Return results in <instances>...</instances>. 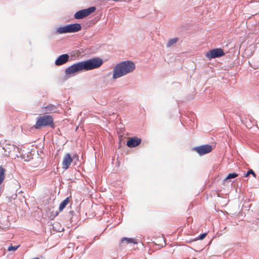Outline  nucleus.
Segmentation results:
<instances>
[{
    "instance_id": "nucleus-1",
    "label": "nucleus",
    "mask_w": 259,
    "mask_h": 259,
    "mask_svg": "<svg viewBox=\"0 0 259 259\" xmlns=\"http://www.w3.org/2000/svg\"><path fill=\"white\" fill-rule=\"evenodd\" d=\"M103 64V60L99 58H94L89 60L74 63L67 67L65 71L66 75H74L82 70H90L98 68Z\"/></svg>"
},
{
    "instance_id": "nucleus-2",
    "label": "nucleus",
    "mask_w": 259,
    "mask_h": 259,
    "mask_svg": "<svg viewBox=\"0 0 259 259\" xmlns=\"http://www.w3.org/2000/svg\"><path fill=\"white\" fill-rule=\"evenodd\" d=\"M136 68L135 63L131 61H122L116 64L113 69L112 78L117 79L133 72Z\"/></svg>"
},
{
    "instance_id": "nucleus-3",
    "label": "nucleus",
    "mask_w": 259,
    "mask_h": 259,
    "mask_svg": "<svg viewBox=\"0 0 259 259\" xmlns=\"http://www.w3.org/2000/svg\"><path fill=\"white\" fill-rule=\"evenodd\" d=\"M53 123V119L51 116L43 115L38 118L36 124L34 125V127L36 129H38L42 126L51 125Z\"/></svg>"
},
{
    "instance_id": "nucleus-4",
    "label": "nucleus",
    "mask_w": 259,
    "mask_h": 259,
    "mask_svg": "<svg viewBox=\"0 0 259 259\" xmlns=\"http://www.w3.org/2000/svg\"><path fill=\"white\" fill-rule=\"evenodd\" d=\"M225 53L221 48L214 49L207 52L205 56L208 60L219 58L223 56Z\"/></svg>"
},
{
    "instance_id": "nucleus-5",
    "label": "nucleus",
    "mask_w": 259,
    "mask_h": 259,
    "mask_svg": "<svg viewBox=\"0 0 259 259\" xmlns=\"http://www.w3.org/2000/svg\"><path fill=\"white\" fill-rule=\"evenodd\" d=\"M96 10L95 7H91L86 9H83L77 12L74 14V18L76 19H82L94 12Z\"/></svg>"
},
{
    "instance_id": "nucleus-6",
    "label": "nucleus",
    "mask_w": 259,
    "mask_h": 259,
    "mask_svg": "<svg viewBox=\"0 0 259 259\" xmlns=\"http://www.w3.org/2000/svg\"><path fill=\"white\" fill-rule=\"evenodd\" d=\"M199 155H203L210 152L212 150V146L209 145H203L200 146L195 147L193 148Z\"/></svg>"
},
{
    "instance_id": "nucleus-7",
    "label": "nucleus",
    "mask_w": 259,
    "mask_h": 259,
    "mask_svg": "<svg viewBox=\"0 0 259 259\" xmlns=\"http://www.w3.org/2000/svg\"><path fill=\"white\" fill-rule=\"evenodd\" d=\"M73 159L69 153H66L63 157L62 165V168L64 170L67 169L70 166Z\"/></svg>"
},
{
    "instance_id": "nucleus-8",
    "label": "nucleus",
    "mask_w": 259,
    "mask_h": 259,
    "mask_svg": "<svg viewBox=\"0 0 259 259\" xmlns=\"http://www.w3.org/2000/svg\"><path fill=\"white\" fill-rule=\"evenodd\" d=\"M69 56L67 54H62L59 56L56 60L55 64L57 66L63 65L68 61Z\"/></svg>"
},
{
    "instance_id": "nucleus-9",
    "label": "nucleus",
    "mask_w": 259,
    "mask_h": 259,
    "mask_svg": "<svg viewBox=\"0 0 259 259\" xmlns=\"http://www.w3.org/2000/svg\"><path fill=\"white\" fill-rule=\"evenodd\" d=\"M68 33L76 32L81 29V26L80 24L73 23L66 25Z\"/></svg>"
},
{
    "instance_id": "nucleus-10",
    "label": "nucleus",
    "mask_w": 259,
    "mask_h": 259,
    "mask_svg": "<svg viewBox=\"0 0 259 259\" xmlns=\"http://www.w3.org/2000/svg\"><path fill=\"white\" fill-rule=\"evenodd\" d=\"M141 142V139L137 137H134L127 141L126 145L128 147L133 148L139 145Z\"/></svg>"
},
{
    "instance_id": "nucleus-11",
    "label": "nucleus",
    "mask_w": 259,
    "mask_h": 259,
    "mask_svg": "<svg viewBox=\"0 0 259 259\" xmlns=\"http://www.w3.org/2000/svg\"><path fill=\"white\" fill-rule=\"evenodd\" d=\"M55 32L58 34L67 33L68 32L67 26L65 25L63 26L57 27L55 30Z\"/></svg>"
},
{
    "instance_id": "nucleus-12",
    "label": "nucleus",
    "mask_w": 259,
    "mask_h": 259,
    "mask_svg": "<svg viewBox=\"0 0 259 259\" xmlns=\"http://www.w3.org/2000/svg\"><path fill=\"white\" fill-rule=\"evenodd\" d=\"M69 202V198H66L60 204L59 210L62 211Z\"/></svg>"
},
{
    "instance_id": "nucleus-13",
    "label": "nucleus",
    "mask_w": 259,
    "mask_h": 259,
    "mask_svg": "<svg viewBox=\"0 0 259 259\" xmlns=\"http://www.w3.org/2000/svg\"><path fill=\"white\" fill-rule=\"evenodd\" d=\"M124 241H125V242L127 244L128 243H133V244H137V242L136 240L133 238H126L124 237L122 238L121 242H123Z\"/></svg>"
},
{
    "instance_id": "nucleus-14",
    "label": "nucleus",
    "mask_w": 259,
    "mask_h": 259,
    "mask_svg": "<svg viewBox=\"0 0 259 259\" xmlns=\"http://www.w3.org/2000/svg\"><path fill=\"white\" fill-rule=\"evenodd\" d=\"M178 41V39L177 38H170L168 40V42L166 44V47L169 48L171 46H173Z\"/></svg>"
},
{
    "instance_id": "nucleus-15",
    "label": "nucleus",
    "mask_w": 259,
    "mask_h": 259,
    "mask_svg": "<svg viewBox=\"0 0 259 259\" xmlns=\"http://www.w3.org/2000/svg\"><path fill=\"white\" fill-rule=\"evenodd\" d=\"M5 169L2 166H0V185L2 183L5 178Z\"/></svg>"
},
{
    "instance_id": "nucleus-16",
    "label": "nucleus",
    "mask_w": 259,
    "mask_h": 259,
    "mask_svg": "<svg viewBox=\"0 0 259 259\" xmlns=\"http://www.w3.org/2000/svg\"><path fill=\"white\" fill-rule=\"evenodd\" d=\"M238 176V174H236V173H231V174H229L227 176V177L226 178V179H225V180H228V179H233V178H235L236 177H237Z\"/></svg>"
},
{
    "instance_id": "nucleus-17",
    "label": "nucleus",
    "mask_w": 259,
    "mask_h": 259,
    "mask_svg": "<svg viewBox=\"0 0 259 259\" xmlns=\"http://www.w3.org/2000/svg\"><path fill=\"white\" fill-rule=\"evenodd\" d=\"M19 246H20V245L13 246L12 245H11L9 246V247L8 248V250L9 251H15L18 248V247Z\"/></svg>"
},
{
    "instance_id": "nucleus-18",
    "label": "nucleus",
    "mask_w": 259,
    "mask_h": 259,
    "mask_svg": "<svg viewBox=\"0 0 259 259\" xmlns=\"http://www.w3.org/2000/svg\"><path fill=\"white\" fill-rule=\"evenodd\" d=\"M45 109H46V111H47L48 112H51L54 110L55 108H54V106L49 105V106L45 107Z\"/></svg>"
},
{
    "instance_id": "nucleus-19",
    "label": "nucleus",
    "mask_w": 259,
    "mask_h": 259,
    "mask_svg": "<svg viewBox=\"0 0 259 259\" xmlns=\"http://www.w3.org/2000/svg\"><path fill=\"white\" fill-rule=\"evenodd\" d=\"M250 174H252L254 178L256 177V175L252 169H249L247 173L245 175V177H247Z\"/></svg>"
},
{
    "instance_id": "nucleus-20",
    "label": "nucleus",
    "mask_w": 259,
    "mask_h": 259,
    "mask_svg": "<svg viewBox=\"0 0 259 259\" xmlns=\"http://www.w3.org/2000/svg\"><path fill=\"white\" fill-rule=\"evenodd\" d=\"M207 233H203L202 234H200L199 236H198L197 239L199 240H202L206 235Z\"/></svg>"
},
{
    "instance_id": "nucleus-21",
    "label": "nucleus",
    "mask_w": 259,
    "mask_h": 259,
    "mask_svg": "<svg viewBox=\"0 0 259 259\" xmlns=\"http://www.w3.org/2000/svg\"><path fill=\"white\" fill-rule=\"evenodd\" d=\"M9 146L10 147V149H13V150H15V149H18V148H17V147H16L15 146H14V145H12V146H11V145H9Z\"/></svg>"
}]
</instances>
